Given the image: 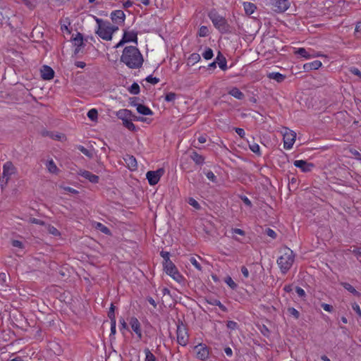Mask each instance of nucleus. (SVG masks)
Returning a JSON list of instances; mask_svg holds the SVG:
<instances>
[{
  "label": "nucleus",
  "mask_w": 361,
  "mask_h": 361,
  "mask_svg": "<svg viewBox=\"0 0 361 361\" xmlns=\"http://www.w3.org/2000/svg\"><path fill=\"white\" fill-rule=\"evenodd\" d=\"M121 61L129 68L137 69L142 66L144 59L136 47L128 46L124 48L121 56Z\"/></svg>",
  "instance_id": "obj_1"
},
{
  "label": "nucleus",
  "mask_w": 361,
  "mask_h": 361,
  "mask_svg": "<svg viewBox=\"0 0 361 361\" xmlns=\"http://www.w3.org/2000/svg\"><path fill=\"white\" fill-rule=\"evenodd\" d=\"M281 255L277 259V264L283 274H286L293 266L295 260L293 251L285 247L281 250Z\"/></svg>",
  "instance_id": "obj_2"
},
{
  "label": "nucleus",
  "mask_w": 361,
  "mask_h": 361,
  "mask_svg": "<svg viewBox=\"0 0 361 361\" xmlns=\"http://www.w3.org/2000/svg\"><path fill=\"white\" fill-rule=\"evenodd\" d=\"M209 18L212 20L214 27L221 33H230L231 29L225 18L220 16L215 10L209 13Z\"/></svg>",
  "instance_id": "obj_3"
},
{
  "label": "nucleus",
  "mask_w": 361,
  "mask_h": 361,
  "mask_svg": "<svg viewBox=\"0 0 361 361\" xmlns=\"http://www.w3.org/2000/svg\"><path fill=\"white\" fill-rule=\"evenodd\" d=\"M97 24L96 34L104 40L110 41L112 39V35L109 29V22L104 21L102 19L95 17Z\"/></svg>",
  "instance_id": "obj_4"
},
{
  "label": "nucleus",
  "mask_w": 361,
  "mask_h": 361,
  "mask_svg": "<svg viewBox=\"0 0 361 361\" xmlns=\"http://www.w3.org/2000/svg\"><path fill=\"white\" fill-rule=\"evenodd\" d=\"M163 265L165 272L175 281L180 282L182 280V276L179 274L176 267L171 261L164 262Z\"/></svg>",
  "instance_id": "obj_5"
},
{
  "label": "nucleus",
  "mask_w": 361,
  "mask_h": 361,
  "mask_svg": "<svg viewBox=\"0 0 361 361\" xmlns=\"http://www.w3.org/2000/svg\"><path fill=\"white\" fill-rule=\"evenodd\" d=\"M177 342L183 346H185L188 343L189 336L186 327L181 323L177 326Z\"/></svg>",
  "instance_id": "obj_6"
},
{
  "label": "nucleus",
  "mask_w": 361,
  "mask_h": 361,
  "mask_svg": "<svg viewBox=\"0 0 361 361\" xmlns=\"http://www.w3.org/2000/svg\"><path fill=\"white\" fill-rule=\"evenodd\" d=\"M130 42H135V44L137 43V32L135 30H125L122 39L115 45L114 48L117 49L123 46L125 43Z\"/></svg>",
  "instance_id": "obj_7"
},
{
  "label": "nucleus",
  "mask_w": 361,
  "mask_h": 361,
  "mask_svg": "<svg viewBox=\"0 0 361 361\" xmlns=\"http://www.w3.org/2000/svg\"><path fill=\"white\" fill-rule=\"evenodd\" d=\"M283 135L284 148L286 149H291L296 138V133L288 128H285Z\"/></svg>",
  "instance_id": "obj_8"
},
{
  "label": "nucleus",
  "mask_w": 361,
  "mask_h": 361,
  "mask_svg": "<svg viewBox=\"0 0 361 361\" xmlns=\"http://www.w3.org/2000/svg\"><path fill=\"white\" fill-rule=\"evenodd\" d=\"M164 169H159L157 171H149L146 173V178L148 180L149 185H154L160 180V178L164 175Z\"/></svg>",
  "instance_id": "obj_9"
},
{
  "label": "nucleus",
  "mask_w": 361,
  "mask_h": 361,
  "mask_svg": "<svg viewBox=\"0 0 361 361\" xmlns=\"http://www.w3.org/2000/svg\"><path fill=\"white\" fill-rule=\"evenodd\" d=\"M16 172V168L11 161H7L3 166V177L1 181L6 184L11 176Z\"/></svg>",
  "instance_id": "obj_10"
},
{
  "label": "nucleus",
  "mask_w": 361,
  "mask_h": 361,
  "mask_svg": "<svg viewBox=\"0 0 361 361\" xmlns=\"http://www.w3.org/2000/svg\"><path fill=\"white\" fill-rule=\"evenodd\" d=\"M274 10L278 13L285 12L289 8L288 0H271Z\"/></svg>",
  "instance_id": "obj_11"
},
{
  "label": "nucleus",
  "mask_w": 361,
  "mask_h": 361,
  "mask_svg": "<svg viewBox=\"0 0 361 361\" xmlns=\"http://www.w3.org/2000/svg\"><path fill=\"white\" fill-rule=\"evenodd\" d=\"M197 357L201 360H205L209 357V349L204 344H198L194 348Z\"/></svg>",
  "instance_id": "obj_12"
},
{
  "label": "nucleus",
  "mask_w": 361,
  "mask_h": 361,
  "mask_svg": "<svg viewBox=\"0 0 361 361\" xmlns=\"http://www.w3.org/2000/svg\"><path fill=\"white\" fill-rule=\"evenodd\" d=\"M294 166L299 168L302 172H310L314 168L312 163L307 162L305 160H295L293 163Z\"/></svg>",
  "instance_id": "obj_13"
},
{
  "label": "nucleus",
  "mask_w": 361,
  "mask_h": 361,
  "mask_svg": "<svg viewBox=\"0 0 361 361\" xmlns=\"http://www.w3.org/2000/svg\"><path fill=\"white\" fill-rule=\"evenodd\" d=\"M111 19L114 23L121 25L125 21L126 15L123 11L116 10L111 13Z\"/></svg>",
  "instance_id": "obj_14"
},
{
  "label": "nucleus",
  "mask_w": 361,
  "mask_h": 361,
  "mask_svg": "<svg viewBox=\"0 0 361 361\" xmlns=\"http://www.w3.org/2000/svg\"><path fill=\"white\" fill-rule=\"evenodd\" d=\"M78 174L88 180L92 183H97L99 180V177L98 176H96L86 170L80 169L78 171Z\"/></svg>",
  "instance_id": "obj_15"
},
{
  "label": "nucleus",
  "mask_w": 361,
  "mask_h": 361,
  "mask_svg": "<svg viewBox=\"0 0 361 361\" xmlns=\"http://www.w3.org/2000/svg\"><path fill=\"white\" fill-rule=\"evenodd\" d=\"M130 325L133 331L137 334L139 339L142 337L140 323L136 317H131L130 319Z\"/></svg>",
  "instance_id": "obj_16"
},
{
  "label": "nucleus",
  "mask_w": 361,
  "mask_h": 361,
  "mask_svg": "<svg viewBox=\"0 0 361 361\" xmlns=\"http://www.w3.org/2000/svg\"><path fill=\"white\" fill-rule=\"evenodd\" d=\"M127 166L131 171H135L137 168V160L133 155L126 154L123 158Z\"/></svg>",
  "instance_id": "obj_17"
},
{
  "label": "nucleus",
  "mask_w": 361,
  "mask_h": 361,
  "mask_svg": "<svg viewBox=\"0 0 361 361\" xmlns=\"http://www.w3.org/2000/svg\"><path fill=\"white\" fill-rule=\"evenodd\" d=\"M41 75L44 80H51L54 76V71L49 66H44L41 71Z\"/></svg>",
  "instance_id": "obj_18"
},
{
  "label": "nucleus",
  "mask_w": 361,
  "mask_h": 361,
  "mask_svg": "<svg viewBox=\"0 0 361 361\" xmlns=\"http://www.w3.org/2000/svg\"><path fill=\"white\" fill-rule=\"evenodd\" d=\"M216 63L219 65V67L223 70L226 71L227 69V62L226 58L221 54V52L218 53V55L214 61Z\"/></svg>",
  "instance_id": "obj_19"
},
{
  "label": "nucleus",
  "mask_w": 361,
  "mask_h": 361,
  "mask_svg": "<svg viewBox=\"0 0 361 361\" xmlns=\"http://www.w3.org/2000/svg\"><path fill=\"white\" fill-rule=\"evenodd\" d=\"M134 106H137V111L139 114L142 115H152V111L147 106L140 104H133Z\"/></svg>",
  "instance_id": "obj_20"
},
{
  "label": "nucleus",
  "mask_w": 361,
  "mask_h": 361,
  "mask_svg": "<svg viewBox=\"0 0 361 361\" xmlns=\"http://www.w3.org/2000/svg\"><path fill=\"white\" fill-rule=\"evenodd\" d=\"M116 116L123 121L132 117V112L128 109H121L116 112Z\"/></svg>",
  "instance_id": "obj_21"
},
{
  "label": "nucleus",
  "mask_w": 361,
  "mask_h": 361,
  "mask_svg": "<svg viewBox=\"0 0 361 361\" xmlns=\"http://www.w3.org/2000/svg\"><path fill=\"white\" fill-rule=\"evenodd\" d=\"M322 63L320 61H314L304 65L305 70H317L322 66Z\"/></svg>",
  "instance_id": "obj_22"
},
{
  "label": "nucleus",
  "mask_w": 361,
  "mask_h": 361,
  "mask_svg": "<svg viewBox=\"0 0 361 361\" xmlns=\"http://www.w3.org/2000/svg\"><path fill=\"white\" fill-rule=\"evenodd\" d=\"M73 43L75 46H77L75 53H78L79 51V48L83 45V37L82 34H77L76 37L73 38Z\"/></svg>",
  "instance_id": "obj_23"
},
{
  "label": "nucleus",
  "mask_w": 361,
  "mask_h": 361,
  "mask_svg": "<svg viewBox=\"0 0 361 361\" xmlns=\"http://www.w3.org/2000/svg\"><path fill=\"white\" fill-rule=\"evenodd\" d=\"M207 303H209L210 305L218 306L224 312H228V309L226 308V307L225 305H224L220 302V300H219L217 299L210 298V299L207 300Z\"/></svg>",
  "instance_id": "obj_24"
},
{
  "label": "nucleus",
  "mask_w": 361,
  "mask_h": 361,
  "mask_svg": "<svg viewBox=\"0 0 361 361\" xmlns=\"http://www.w3.org/2000/svg\"><path fill=\"white\" fill-rule=\"evenodd\" d=\"M228 94L238 99H243L245 97L244 94L237 87H233Z\"/></svg>",
  "instance_id": "obj_25"
},
{
  "label": "nucleus",
  "mask_w": 361,
  "mask_h": 361,
  "mask_svg": "<svg viewBox=\"0 0 361 361\" xmlns=\"http://www.w3.org/2000/svg\"><path fill=\"white\" fill-rule=\"evenodd\" d=\"M243 7H244V10L245 11V13L247 14V15H251L252 14L255 9H256V6L254 4L252 3H250V2H245L243 4Z\"/></svg>",
  "instance_id": "obj_26"
},
{
  "label": "nucleus",
  "mask_w": 361,
  "mask_h": 361,
  "mask_svg": "<svg viewBox=\"0 0 361 361\" xmlns=\"http://www.w3.org/2000/svg\"><path fill=\"white\" fill-rule=\"evenodd\" d=\"M190 157L197 164H202L204 161V158L195 151L191 153Z\"/></svg>",
  "instance_id": "obj_27"
},
{
  "label": "nucleus",
  "mask_w": 361,
  "mask_h": 361,
  "mask_svg": "<svg viewBox=\"0 0 361 361\" xmlns=\"http://www.w3.org/2000/svg\"><path fill=\"white\" fill-rule=\"evenodd\" d=\"M46 166L49 172L51 173H57L59 171V169L52 159L47 161Z\"/></svg>",
  "instance_id": "obj_28"
},
{
  "label": "nucleus",
  "mask_w": 361,
  "mask_h": 361,
  "mask_svg": "<svg viewBox=\"0 0 361 361\" xmlns=\"http://www.w3.org/2000/svg\"><path fill=\"white\" fill-rule=\"evenodd\" d=\"M268 78L270 79L275 80L278 82H281L282 81L284 80L286 77H285V75H283L279 73L273 72V73H269Z\"/></svg>",
  "instance_id": "obj_29"
},
{
  "label": "nucleus",
  "mask_w": 361,
  "mask_h": 361,
  "mask_svg": "<svg viewBox=\"0 0 361 361\" xmlns=\"http://www.w3.org/2000/svg\"><path fill=\"white\" fill-rule=\"evenodd\" d=\"M341 285L342 286L346 289L348 291H349L350 293H353L354 295H357V296H359L360 295V293L357 292L355 288L351 286L350 283H346V282H343V283H341Z\"/></svg>",
  "instance_id": "obj_30"
},
{
  "label": "nucleus",
  "mask_w": 361,
  "mask_h": 361,
  "mask_svg": "<svg viewBox=\"0 0 361 361\" xmlns=\"http://www.w3.org/2000/svg\"><path fill=\"white\" fill-rule=\"evenodd\" d=\"M249 148L252 152L255 153L258 156L261 155L260 147L257 143L254 142L249 143Z\"/></svg>",
  "instance_id": "obj_31"
},
{
  "label": "nucleus",
  "mask_w": 361,
  "mask_h": 361,
  "mask_svg": "<svg viewBox=\"0 0 361 361\" xmlns=\"http://www.w3.org/2000/svg\"><path fill=\"white\" fill-rule=\"evenodd\" d=\"M295 54L300 55L302 57L305 59H310L312 55L308 53V51L305 48H299L295 51Z\"/></svg>",
  "instance_id": "obj_32"
},
{
  "label": "nucleus",
  "mask_w": 361,
  "mask_h": 361,
  "mask_svg": "<svg viewBox=\"0 0 361 361\" xmlns=\"http://www.w3.org/2000/svg\"><path fill=\"white\" fill-rule=\"evenodd\" d=\"M95 228L99 229L100 231H102L104 234L110 233V230L106 226H105L104 225H103L101 223H99V222L97 223Z\"/></svg>",
  "instance_id": "obj_33"
},
{
  "label": "nucleus",
  "mask_w": 361,
  "mask_h": 361,
  "mask_svg": "<svg viewBox=\"0 0 361 361\" xmlns=\"http://www.w3.org/2000/svg\"><path fill=\"white\" fill-rule=\"evenodd\" d=\"M123 126L128 128L130 130H135V126L133 123L130 119H127L123 121Z\"/></svg>",
  "instance_id": "obj_34"
},
{
  "label": "nucleus",
  "mask_w": 361,
  "mask_h": 361,
  "mask_svg": "<svg viewBox=\"0 0 361 361\" xmlns=\"http://www.w3.org/2000/svg\"><path fill=\"white\" fill-rule=\"evenodd\" d=\"M129 92L133 94H137L140 92V86L137 83L134 82L129 88Z\"/></svg>",
  "instance_id": "obj_35"
},
{
  "label": "nucleus",
  "mask_w": 361,
  "mask_h": 361,
  "mask_svg": "<svg viewBox=\"0 0 361 361\" xmlns=\"http://www.w3.org/2000/svg\"><path fill=\"white\" fill-rule=\"evenodd\" d=\"M98 112L95 109H92L87 112L88 118L92 121H95L97 118Z\"/></svg>",
  "instance_id": "obj_36"
},
{
  "label": "nucleus",
  "mask_w": 361,
  "mask_h": 361,
  "mask_svg": "<svg viewBox=\"0 0 361 361\" xmlns=\"http://www.w3.org/2000/svg\"><path fill=\"white\" fill-rule=\"evenodd\" d=\"M202 56L206 60L211 59L213 57V51L210 48H207L205 51L202 53Z\"/></svg>",
  "instance_id": "obj_37"
},
{
  "label": "nucleus",
  "mask_w": 361,
  "mask_h": 361,
  "mask_svg": "<svg viewBox=\"0 0 361 361\" xmlns=\"http://www.w3.org/2000/svg\"><path fill=\"white\" fill-rule=\"evenodd\" d=\"M224 281L232 289L234 290L237 288V284L233 281L231 277L227 276Z\"/></svg>",
  "instance_id": "obj_38"
},
{
  "label": "nucleus",
  "mask_w": 361,
  "mask_h": 361,
  "mask_svg": "<svg viewBox=\"0 0 361 361\" xmlns=\"http://www.w3.org/2000/svg\"><path fill=\"white\" fill-rule=\"evenodd\" d=\"M145 361H155V356L150 352L149 349L145 350Z\"/></svg>",
  "instance_id": "obj_39"
},
{
  "label": "nucleus",
  "mask_w": 361,
  "mask_h": 361,
  "mask_svg": "<svg viewBox=\"0 0 361 361\" xmlns=\"http://www.w3.org/2000/svg\"><path fill=\"white\" fill-rule=\"evenodd\" d=\"M78 149L85 156L92 158V153L89 151L87 149H86L85 147L82 145L78 146Z\"/></svg>",
  "instance_id": "obj_40"
},
{
  "label": "nucleus",
  "mask_w": 361,
  "mask_h": 361,
  "mask_svg": "<svg viewBox=\"0 0 361 361\" xmlns=\"http://www.w3.org/2000/svg\"><path fill=\"white\" fill-rule=\"evenodd\" d=\"M189 261L197 270H199V271L202 270V267L195 257H190L189 259Z\"/></svg>",
  "instance_id": "obj_41"
},
{
  "label": "nucleus",
  "mask_w": 361,
  "mask_h": 361,
  "mask_svg": "<svg viewBox=\"0 0 361 361\" xmlns=\"http://www.w3.org/2000/svg\"><path fill=\"white\" fill-rule=\"evenodd\" d=\"M188 203L191 205L192 207H193L194 208H195L196 209H200V204L197 202V200H195L194 198L192 197H190L188 200Z\"/></svg>",
  "instance_id": "obj_42"
},
{
  "label": "nucleus",
  "mask_w": 361,
  "mask_h": 361,
  "mask_svg": "<svg viewBox=\"0 0 361 361\" xmlns=\"http://www.w3.org/2000/svg\"><path fill=\"white\" fill-rule=\"evenodd\" d=\"M47 231H49V233L55 236H58L60 235L59 231L53 226L49 225L47 226Z\"/></svg>",
  "instance_id": "obj_43"
},
{
  "label": "nucleus",
  "mask_w": 361,
  "mask_h": 361,
  "mask_svg": "<svg viewBox=\"0 0 361 361\" xmlns=\"http://www.w3.org/2000/svg\"><path fill=\"white\" fill-rule=\"evenodd\" d=\"M114 310H115V307H114V305L113 304H111L110 310H109V311L108 312V317H109L111 321H115L116 320L115 314H114Z\"/></svg>",
  "instance_id": "obj_44"
},
{
  "label": "nucleus",
  "mask_w": 361,
  "mask_h": 361,
  "mask_svg": "<svg viewBox=\"0 0 361 361\" xmlns=\"http://www.w3.org/2000/svg\"><path fill=\"white\" fill-rule=\"evenodd\" d=\"M209 33V30L206 26H201L199 30V35L200 37H206Z\"/></svg>",
  "instance_id": "obj_45"
},
{
  "label": "nucleus",
  "mask_w": 361,
  "mask_h": 361,
  "mask_svg": "<svg viewBox=\"0 0 361 361\" xmlns=\"http://www.w3.org/2000/svg\"><path fill=\"white\" fill-rule=\"evenodd\" d=\"M205 175H206L207 178L209 180H210L211 181H212L213 183L216 182V176L214 175V173L212 171H209L205 173Z\"/></svg>",
  "instance_id": "obj_46"
},
{
  "label": "nucleus",
  "mask_w": 361,
  "mask_h": 361,
  "mask_svg": "<svg viewBox=\"0 0 361 361\" xmlns=\"http://www.w3.org/2000/svg\"><path fill=\"white\" fill-rule=\"evenodd\" d=\"M355 35L357 38L361 37V22H358L355 26Z\"/></svg>",
  "instance_id": "obj_47"
},
{
  "label": "nucleus",
  "mask_w": 361,
  "mask_h": 361,
  "mask_svg": "<svg viewBox=\"0 0 361 361\" xmlns=\"http://www.w3.org/2000/svg\"><path fill=\"white\" fill-rule=\"evenodd\" d=\"M146 80L149 82V83H152L153 85H155L157 83H158L159 82V79L156 78V77H153L152 75H149L146 78Z\"/></svg>",
  "instance_id": "obj_48"
},
{
  "label": "nucleus",
  "mask_w": 361,
  "mask_h": 361,
  "mask_svg": "<svg viewBox=\"0 0 361 361\" xmlns=\"http://www.w3.org/2000/svg\"><path fill=\"white\" fill-rule=\"evenodd\" d=\"M189 60L194 63L197 62L200 60V56L199 54H196V53L192 54L189 58Z\"/></svg>",
  "instance_id": "obj_49"
},
{
  "label": "nucleus",
  "mask_w": 361,
  "mask_h": 361,
  "mask_svg": "<svg viewBox=\"0 0 361 361\" xmlns=\"http://www.w3.org/2000/svg\"><path fill=\"white\" fill-rule=\"evenodd\" d=\"M176 94L173 92H169L166 94L165 100L167 102H172L176 99Z\"/></svg>",
  "instance_id": "obj_50"
},
{
  "label": "nucleus",
  "mask_w": 361,
  "mask_h": 361,
  "mask_svg": "<svg viewBox=\"0 0 361 361\" xmlns=\"http://www.w3.org/2000/svg\"><path fill=\"white\" fill-rule=\"evenodd\" d=\"M11 245L15 247H18L20 249L23 248V244L21 241L18 240H13L11 241Z\"/></svg>",
  "instance_id": "obj_51"
},
{
  "label": "nucleus",
  "mask_w": 361,
  "mask_h": 361,
  "mask_svg": "<svg viewBox=\"0 0 361 361\" xmlns=\"http://www.w3.org/2000/svg\"><path fill=\"white\" fill-rule=\"evenodd\" d=\"M265 232H266V234L268 236L271 237V238L275 239L276 238V233L274 230H272L271 228H267V229H266Z\"/></svg>",
  "instance_id": "obj_52"
},
{
  "label": "nucleus",
  "mask_w": 361,
  "mask_h": 361,
  "mask_svg": "<svg viewBox=\"0 0 361 361\" xmlns=\"http://www.w3.org/2000/svg\"><path fill=\"white\" fill-rule=\"evenodd\" d=\"M350 72L353 75H357V77L361 78V72L358 68L352 67L350 68Z\"/></svg>",
  "instance_id": "obj_53"
},
{
  "label": "nucleus",
  "mask_w": 361,
  "mask_h": 361,
  "mask_svg": "<svg viewBox=\"0 0 361 361\" xmlns=\"http://www.w3.org/2000/svg\"><path fill=\"white\" fill-rule=\"evenodd\" d=\"M160 255L163 257L164 262L171 261L169 259L170 253L166 251H161Z\"/></svg>",
  "instance_id": "obj_54"
},
{
  "label": "nucleus",
  "mask_w": 361,
  "mask_h": 361,
  "mask_svg": "<svg viewBox=\"0 0 361 361\" xmlns=\"http://www.w3.org/2000/svg\"><path fill=\"white\" fill-rule=\"evenodd\" d=\"M227 327L230 329L234 330V329H237L238 324L233 321H228L227 322Z\"/></svg>",
  "instance_id": "obj_55"
},
{
  "label": "nucleus",
  "mask_w": 361,
  "mask_h": 361,
  "mask_svg": "<svg viewBox=\"0 0 361 361\" xmlns=\"http://www.w3.org/2000/svg\"><path fill=\"white\" fill-rule=\"evenodd\" d=\"M29 221L32 224H38V225H44V222L40 219L35 218H30Z\"/></svg>",
  "instance_id": "obj_56"
},
{
  "label": "nucleus",
  "mask_w": 361,
  "mask_h": 361,
  "mask_svg": "<svg viewBox=\"0 0 361 361\" xmlns=\"http://www.w3.org/2000/svg\"><path fill=\"white\" fill-rule=\"evenodd\" d=\"M353 310L357 314V315L361 317V310L360 306L357 303H354L352 305Z\"/></svg>",
  "instance_id": "obj_57"
},
{
  "label": "nucleus",
  "mask_w": 361,
  "mask_h": 361,
  "mask_svg": "<svg viewBox=\"0 0 361 361\" xmlns=\"http://www.w3.org/2000/svg\"><path fill=\"white\" fill-rule=\"evenodd\" d=\"M288 312L290 314L293 315L296 319H298L299 317V312L295 310V308L293 307H290L288 309Z\"/></svg>",
  "instance_id": "obj_58"
},
{
  "label": "nucleus",
  "mask_w": 361,
  "mask_h": 361,
  "mask_svg": "<svg viewBox=\"0 0 361 361\" xmlns=\"http://www.w3.org/2000/svg\"><path fill=\"white\" fill-rule=\"evenodd\" d=\"M322 307L325 310V311H327V312H332L333 311V306H331V305H329V304H326V303H322L321 305Z\"/></svg>",
  "instance_id": "obj_59"
},
{
  "label": "nucleus",
  "mask_w": 361,
  "mask_h": 361,
  "mask_svg": "<svg viewBox=\"0 0 361 361\" xmlns=\"http://www.w3.org/2000/svg\"><path fill=\"white\" fill-rule=\"evenodd\" d=\"M235 131L236 132V133L240 137H244L245 133V131L243 128H235Z\"/></svg>",
  "instance_id": "obj_60"
},
{
  "label": "nucleus",
  "mask_w": 361,
  "mask_h": 361,
  "mask_svg": "<svg viewBox=\"0 0 361 361\" xmlns=\"http://www.w3.org/2000/svg\"><path fill=\"white\" fill-rule=\"evenodd\" d=\"M295 291L300 297H303L305 295V290L300 287H296Z\"/></svg>",
  "instance_id": "obj_61"
},
{
  "label": "nucleus",
  "mask_w": 361,
  "mask_h": 361,
  "mask_svg": "<svg viewBox=\"0 0 361 361\" xmlns=\"http://www.w3.org/2000/svg\"><path fill=\"white\" fill-rule=\"evenodd\" d=\"M241 200H243L244 204H246L247 207H252V202L247 197L243 196L241 197Z\"/></svg>",
  "instance_id": "obj_62"
},
{
  "label": "nucleus",
  "mask_w": 361,
  "mask_h": 361,
  "mask_svg": "<svg viewBox=\"0 0 361 361\" xmlns=\"http://www.w3.org/2000/svg\"><path fill=\"white\" fill-rule=\"evenodd\" d=\"M231 231L233 233L245 235V231L240 228H232Z\"/></svg>",
  "instance_id": "obj_63"
},
{
  "label": "nucleus",
  "mask_w": 361,
  "mask_h": 361,
  "mask_svg": "<svg viewBox=\"0 0 361 361\" xmlns=\"http://www.w3.org/2000/svg\"><path fill=\"white\" fill-rule=\"evenodd\" d=\"M241 272L243 274V275L244 276L245 278H248L249 277V271L248 269H247V267H241Z\"/></svg>",
  "instance_id": "obj_64"
}]
</instances>
